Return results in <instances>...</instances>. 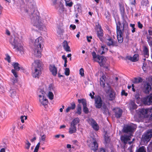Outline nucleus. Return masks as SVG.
Returning <instances> with one entry per match:
<instances>
[{
    "label": "nucleus",
    "mask_w": 152,
    "mask_h": 152,
    "mask_svg": "<svg viewBox=\"0 0 152 152\" xmlns=\"http://www.w3.org/2000/svg\"><path fill=\"white\" fill-rule=\"evenodd\" d=\"M39 13L37 11H34L30 15V18L31 23L34 25L40 30H42L45 28L43 24L44 21L41 20L39 18Z\"/></svg>",
    "instance_id": "1"
},
{
    "label": "nucleus",
    "mask_w": 152,
    "mask_h": 152,
    "mask_svg": "<svg viewBox=\"0 0 152 152\" xmlns=\"http://www.w3.org/2000/svg\"><path fill=\"white\" fill-rule=\"evenodd\" d=\"M10 43L14 47L13 48L19 55H22L24 53L23 47L21 44V41L18 37L14 36L11 38L10 41Z\"/></svg>",
    "instance_id": "2"
},
{
    "label": "nucleus",
    "mask_w": 152,
    "mask_h": 152,
    "mask_svg": "<svg viewBox=\"0 0 152 152\" xmlns=\"http://www.w3.org/2000/svg\"><path fill=\"white\" fill-rule=\"evenodd\" d=\"M43 40L42 37H39L37 39L34 43L33 49L34 54L37 57H41V52L43 47Z\"/></svg>",
    "instance_id": "3"
},
{
    "label": "nucleus",
    "mask_w": 152,
    "mask_h": 152,
    "mask_svg": "<svg viewBox=\"0 0 152 152\" xmlns=\"http://www.w3.org/2000/svg\"><path fill=\"white\" fill-rule=\"evenodd\" d=\"M42 62L39 60H35L32 64L33 72L32 75L34 77H39L42 73Z\"/></svg>",
    "instance_id": "4"
},
{
    "label": "nucleus",
    "mask_w": 152,
    "mask_h": 152,
    "mask_svg": "<svg viewBox=\"0 0 152 152\" xmlns=\"http://www.w3.org/2000/svg\"><path fill=\"white\" fill-rule=\"evenodd\" d=\"M152 137V129L148 131L142 135L141 141L143 144L146 145Z\"/></svg>",
    "instance_id": "5"
},
{
    "label": "nucleus",
    "mask_w": 152,
    "mask_h": 152,
    "mask_svg": "<svg viewBox=\"0 0 152 152\" xmlns=\"http://www.w3.org/2000/svg\"><path fill=\"white\" fill-rule=\"evenodd\" d=\"M92 55L94 61L97 62L101 66L104 65L106 60L104 57L100 56L98 55H97L94 51L92 52Z\"/></svg>",
    "instance_id": "6"
},
{
    "label": "nucleus",
    "mask_w": 152,
    "mask_h": 152,
    "mask_svg": "<svg viewBox=\"0 0 152 152\" xmlns=\"http://www.w3.org/2000/svg\"><path fill=\"white\" fill-rule=\"evenodd\" d=\"M79 119L78 118H75L72 121L71 123L70 126L69 128V134H72L76 132L77 124L79 123Z\"/></svg>",
    "instance_id": "7"
},
{
    "label": "nucleus",
    "mask_w": 152,
    "mask_h": 152,
    "mask_svg": "<svg viewBox=\"0 0 152 152\" xmlns=\"http://www.w3.org/2000/svg\"><path fill=\"white\" fill-rule=\"evenodd\" d=\"M131 137L130 136L124 135L123 136L121 137V141L123 142L124 144V148H126V144H127V142L130 139ZM134 139H132V140L131 142H128V144L130 145V147L128 148V150H129L130 152H131V149L132 147V145H131L133 141H134Z\"/></svg>",
    "instance_id": "8"
},
{
    "label": "nucleus",
    "mask_w": 152,
    "mask_h": 152,
    "mask_svg": "<svg viewBox=\"0 0 152 152\" xmlns=\"http://www.w3.org/2000/svg\"><path fill=\"white\" fill-rule=\"evenodd\" d=\"M124 27L123 28H121L120 27L117 26V39L118 41V42L119 43H121L123 41V37L122 36L123 33L122 32H121V30L124 29V27H126L127 26V24L125 22V23H124Z\"/></svg>",
    "instance_id": "9"
},
{
    "label": "nucleus",
    "mask_w": 152,
    "mask_h": 152,
    "mask_svg": "<svg viewBox=\"0 0 152 152\" xmlns=\"http://www.w3.org/2000/svg\"><path fill=\"white\" fill-rule=\"evenodd\" d=\"M45 92L44 91L40 90L39 95V101L41 104L43 105H45L48 103V100L44 97Z\"/></svg>",
    "instance_id": "10"
},
{
    "label": "nucleus",
    "mask_w": 152,
    "mask_h": 152,
    "mask_svg": "<svg viewBox=\"0 0 152 152\" xmlns=\"http://www.w3.org/2000/svg\"><path fill=\"white\" fill-rule=\"evenodd\" d=\"M142 101L143 103L145 105H149L152 104V94L143 98Z\"/></svg>",
    "instance_id": "11"
},
{
    "label": "nucleus",
    "mask_w": 152,
    "mask_h": 152,
    "mask_svg": "<svg viewBox=\"0 0 152 152\" xmlns=\"http://www.w3.org/2000/svg\"><path fill=\"white\" fill-rule=\"evenodd\" d=\"M135 128L133 125H126L123 128V131L124 133L130 134L134 131Z\"/></svg>",
    "instance_id": "12"
},
{
    "label": "nucleus",
    "mask_w": 152,
    "mask_h": 152,
    "mask_svg": "<svg viewBox=\"0 0 152 152\" xmlns=\"http://www.w3.org/2000/svg\"><path fill=\"white\" fill-rule=\"evenodd\" d=\"M95 105L96 107L97 108H100L102 107L103 101L101 97L99 96H97L95 98Z\"/></svg>",
    "instance_id": "13"
},
{
    "label": "nucleus",
    "mask_w": 152,
    "mask_h": 152,
    "mask_svg": "<svg viewBox=\"0 0 152 152\" xmlns=\"http://www.w3.org/2000/svg\"><path fill=\"white\" fill-rule=\"evenodd\" d=\"M151 89V87L150 84L148 82L144 83L143 88V92L146 94H148Z\"/></svg>",
    "instance_id": "14"
},
{
    "label": "nucleus",
    "mask_w": 152,
    "mask_h": 152,
    "mask_svg": "<svg viewBox=\"0 0 152 152\" xmlns=\"http://www.w3.org/2000/svg\"><path fill=\"white\" fill-rule=\"evenodd\" d=\"M88 123L92 126V128L96 130H98L99 129L98 125L93 119L89 118L88 120Z\"/></svg>",
    "instance_id": "15"
},
{
    "label": "nucleus",
    "mask_w": 152,
    "mask_h": 152,
    "mask_svg": "<svg viewBox=\"0 0 152 152\" xmlns=\"http://www.w3.org/2000/svg\"><path fill=\"white\" fill-rule=\"evenodd\" d=\"M79 103H82L83 106V111L85 113H88L89 111L88 108L87 107L86 102V100L84 99L78 100Z\"/></svg>",
    "instance_id": "16"
},
{
    "label": "nucleus",
    "mask_w": 152,
    "mask_h": 152,
    "mask_svg": "<svg viewBox=\"0 0 152 152\" xmlns=\"http://www.w3.org/2000/svg\"><path fill=\"white\" fill-rule=\"evenodd\" d=\"M140 112L142 115L147 114L152 117V108L142 109L141 110Z\"/></svg>",
    "instance_id": "17"
},
{
    "label": "nucleus",
    "mask_w": 152,
    "mask_h": 152,
    "mask_svg": "<svg viewBox=\"0 0 152 152\" xmlns=\"http://www.w3.org/2000/svg\"><path fill=\"white\" fill-rule=\"evenodd\" d=\"M49 69L53 75L55 76L56 75L57 69L55 65L50 64L49 66Z\"/></svg>",
    "instance_id": "18"
},
{
    "label": "nucleus",
    "mask_w": 152,
    "mask_h": 152,
    "mask_svg": "<svg viewBox=\"0 0 152 152\" xmlns=\"http://www.w3.org/2000/svg\"><path fill=\"white\" fill-rule=\"evenodd\" d=\"M106 43L108 46H117L118 45V43L116 42L113 41L112 38H110L107 39Z\"/></svg>",
    "instance_id": "19"
},
{
    "label": "nucleus",
    "mask_w": 152,
    "mask_h": 152,
    "mask_svg": "<svg viewBox=\"0 0 152 152\" xmlns=\"http://www.w3.org/2000/svg\"><path fill=\"white\" fill-rule=\"evenodd\" d=\"M114 112L115 117L117 118H120L122 115V110L119 108H115Z\"/></svg>",
    "instance_id": "20"
},
{
    "label": "nucleus",
    "mask_w": 152,
    "mask_h": 152,
    "mask_svg": "<svg viewBox=\"0 0 152 152\" xmlns=\"http://www.w3.org/2000/svg\"><path fill=\"white\" fill-rule=\"evenodd\" d=\"M97 37L101 41H103V30L102 29L101 26L99 28V30L97 31Z\"/></svg>",
    "instance_id": "21"
},
{
    "label": "nucleus",
    "mask_w": 152,
    "mask_h": 152,
    "mask_svg": "<svg viewBox=\"0 0 152 152\" xmlns=\"http://www.w3.org/2000/svg\"><path fill=\"white\" fill-rule=\"evenodd\" d=\"M125 22L127 24V26L126 27H125L124 28V29L123 30H121V32H123V31H124V30L126 28H127V27H128V23H127V22L125 20H124L122 23V24L123 25V26H122V25L120 22V21H118V22L116 23V31H117V26H119V27H120V28L121 29V28H123L124 27V23H125Z\"/></svg>",
    "instance_id": "22"
},
{
    "label": "nucleus",
    "mask_w": 152,
    "mask_h": 152,
    "mask_svg": "<svg viewBox=\"0 0 152 152\" xmlns=\"http://www.w3.org/2000/svg\"><path fill=\"white\" fill-rule=\"evenodd\" d=\"M62 45L63 48L66 52H70L71 50L68 44L66 41H64Z\"/></svg>",
    "instance_id": "23"
},
{
    "label": "nucleus",
    "mask_w": 152,
    "mask_h": 152,
    "mask_svg": "<svg viewBox=\"0 0 152 152\" xmlns=\"http://www.w3.org/2000/svg\"><path fill=\"white\" fill-rule=\"evenodd\" d=\"M16 89L14 88L13 89H11L9 92L10 94V96L12 98H15L17 97V93L16 90Z\"/></svg>",
    "instance_id": "24"
},
{
    "label": "nucleus",
    "mask_w": 152,
    "mask_h": 152,
    "mask_svg": "<svg viewBox=\"0 0 152 152\" xmlns=\"http://www.w3.org/2000/svg\"><path fill=\"white\" fill-rule=\"evenodd\" d=\"M56 7L55 8L57 9L59 12H61L63 11V5L62 3L60 2L58 3Z\"/></svg>",
    "instance_id": "25"
},
{
    "label": "nucleus",
    "mask_w": 152,
    "mask_h": 152,
    "mask_svg": "<svg viewBox=\"0 0 152 152\" xmlns=\"http://www.w3.org/2000/svg\"><path fill=\"white\" fill-rule=\"evenodd\" d=\"M138 55L135 54L133 57H128V59L132 62H136L138 60Z\"/></svg>",
    "instance_id": "26"
},
{
    "label": "nucleus",
    "mask_w": 152,
    "mask_h": 152,
    "mask_svg": "<svg viewBox=\"0 0 152 152\" xmlns=\"http://www.w3.org/2000/svg\"><path fill=\"white\" fill-rule=\"evenodd\" d=\"M106 78L105 76L104 75H103L100 78V85L103 88L105 87V82Z\"/></svg>",
    "instance_id": "27"
},
{
    "label": "nucleus",
    "mask_w": 152,
    "mask_h": 152,
    "mask_svg": "<svg viewBox=\"0 0 152 152\" xmlns=\"http://www.w3.org/2000/svg\"><path fill=\"white\" fill-rule=\"evenodd\" d=\"M12 65L15 70L18 71L20 69V64L17 62L13 63Z\"/></svg>",
    "instance_id": "28"
},
{
    "label": "nucleus",
    "mask_w": 152,
    "mask_h": 152,
    "mask_svg": "<svg viewBox=\"0 0 152 152\" xmlns=\"http://www.w3.org/2000/svg\"><path fill=\"white\" fill-rule=\"evenodd\" d=\"M71 106L68 107L66 110V113H68L71 110H73L75 107V104L74 103H72L71 104Z\"/></svg>",
    "instance_id": "29"
},
{
    "label": "nucleus",
    "mask_w": 152,
    "mask_h": 152,
    "mask_svg": "<svg viewBox=\"0 0 152 152\" xmlns=\"http://www.w3.org/2000/svg\"><path fill=\"white\" fill-rule=\"evenodd\" d=\"M98 145L97 143L96 142H93L91 147V149L94 151H96L98 149Z\"/></svg>",
    "instance_id": "30"
},
{
    "label": "nucleus",
    "mask_w": 152,
    "mask_h": 152,
    "mask_svg": "<svg viewBox=\"0 0 152 152\" xmlns=\"http://www.w3.org/2000/svg\"><path fill=\"white\" fill-rule=\"evenodd\" d=\"M143 53L144 56L146 58H148V50L146 46L144 47Z\"/></svg>",
    "instance_id": "31"
},
{
    "label": "nucleus",
    "mask_w": 152,
    "mask_h": 152,
    "mask_svg": "<svg viewBox=\"0 0 152 152\" xmlns=\"http://www.w3.org/2000/svg\"><path fill=\"white\" fill-rule=\"evenodd\" d=\"M130 109H135L137 108V106L133 101H131L130 104Z\"/></svg>",
    "instance_id": "32"
},
{
    "label": "nucleus",
    "mask_w": 152,
    "mask_h": 152,
    "mask_svg": "<svg viewBox=\"0 0 152 152\" xmlns=\"http://www.w3.org/2000/svg\"><path fill=\"white\" fill-rule=\"evenodd\" d=\"M142 80L140 77L135 78L134 79L133 82L134 83H141L142 82Z\"/></svg>",
    "instance_id": "33"
},
{
    "label": "nucleus",
    "mask_w": 152,
    "mask_h": 152,
    "mask_svg": "<svg viewBox=\"0 0 152 152\" xmlns=\"http://www.w3.org/2000/svg\"><path fill=\"white\" fill-rule=\"evenodd\" d=\"M104 138L106 142L107 143L110 141V138L108 136L107 132H104Z\"/></svg>",
    "instance_id": "34"
},
{
    "label": "nucleus",
    "mask_w": 152,
    "mask_h": 152,
    "mask_svg": "<svg viewBox=\"0 0 152 152\" xmlns=\"http://www.w3.org/2000/svg\"><path fill=\"white\" fill-rule=\"evenodd\" d=\"M109 100H113V99H114L115 97V94L114 92H111L110 93L109 95Z\"/></svg>",
    "instance_id": "35"
},
{
    "label": "nucleus",
    "mask_w": 152,
    "mask_h": 152,
    "mask_svg": "<svg viewBox=\"0 0 152 152\" xmlns=\"http://www.w3.org/2000/svg\"><path fill=\"white\" fill-rule=\"evenodd\" d=\"M77 110L76 113L79 115H80L81 113V106L80 104H78L77 105Z\"/></svg>",
    "instance_id": "36"
},
{
    "label": "nucleus",
    "mask_w": 152,
    "mask_h": 152,
    "mask_svg": "<svg viewBox=\"0 0 152 152\" xmlns=\"http://www.w3.org/2000/svg\"><path fill=\"white\" fill-rule=\"evenodd\" d=\"M0 117L3 119H4L6 117V113L4 111L0 112Z\"/></svg>",
    "instance_id": "37"
},
{
    "label": "nucleus",
    "mask_w": 152,
    "mask_h": 152,
    "mask_svg": "<svg viewBox=\"0 0 152 152\" xmlns=\"http://www.w3.org/2000/svg\"><path fill=\"white\" fill-rule=\"evenodd\" d=\"M148 0H142L141 2L142 5L144 6H147L148 4Z\"/></svg>",
    "instance_id": "38"
},
{
    "label": "nucleus",
    "mask_w": 152,
    "mask_h": 152,
    "mask_svg": "<svg viewBox=\"0 0 152 152\" xmlns=\"http://www.w3.org/2000/svg\"><path fill=\"white\" fill-rule=\"evenodd\" d=\"M136 152H146V151L145 147L142 146Z\"/></svg>",
    "instance_id": "39"
},
{
    "label": "nucleus",
    "mask_w": 152,
    "mask_h": 152,
    "mask_svg": "<svg viewBox=\"0 0 152 152\" xmlns=\"http://www.w3.org/2000/svg\"><path fill=\"white\" fill-rule=\"evenodd\" d=\"M31 143L29 142L28 140H26V142L25 143V148L28 149L30 146Z\"/></svg>",
    "instance_id": "40"
},
{
    "label": "nucleus",
    "mask_w": 152,
    "mask_h": 152,
    "mask_svg": "<svg viewBox=\"0 0 152 152\" xmlns=\"http://www.w3.org/2000/svg\"><path fill=\"white\" fill-rule=\"evenodd\" d=\"M70 70L69 68H66L65 69L64 74L66 76H68L69 75Z\"/></svg>",
    "instance_id": "41"
},
{
    "label": "nucleus",
    "mask_w": 152,
    "mask_h": 152,
    "mask_svg": "<svg viewBox=\"0 0 152 152\" xmlns=\"http://www.w3.org/2000/svg\"><path fill=\"white\" fill-rule=\"evenodd\" d=\"M40 145V143L38 142L36 147H35L34 149V152H38V150L39 148V146Z\"/></svg>",
    "instance_id": "42"
},
{
    "label": "nucleus",
    "mask_w": 152,
    "mask_h": 152,
    "mask_svg": "<svg viewBox=\"0 0 152 152\" xmlns=\"http://www.w3.org/2000/svg\"><path fill=\"white\" fill-rule=\"evenodd\" d=\"M57 0H52V5L54 6L55 7H56V6L58 5V3L60 2H57Z\"/></svg>",
    "instance_id": "43"
},
{
    "label": "nucleus",
    "mask_w": 152,
    "mask_h": 152,
    "mask_svg": "<svg viewBox=\"0 0 152 152\" xmlns=\"http://www.w3.org/2000/svg\"><path fill=\"white\" fill-rule=\"evenodd\" d=\"M53 94L52 92H49L48 93V96L50 99V100H52L53 99Z\"/></svg>",
    "instance_id": "44"
},
{
    "label": "nucleus",
    "mask_w": 152,
    "mask_h": 152,
    "mask_svg": "<svg viewBox=\"0 0 152 152\" xmlns=\"http://www.w3.org/2000/svg\"><path fill=\"white\" fill-rule=\"evenodd\" d=\"M12 72L13 74L14 75L15 78H17L18 77L17 73L15 71V70L14 69H12Z\"/></svg>",
    "instance_id": "45"
},
{
    "label": "nucleus",
    "mask_w": 152,
    "mask_h": 152,
    "mask_svg": "<svg viewBox=\"0 0 152 152\" xmlns=\"http://www.w3.org/2000/svg\"><path fill=\"white\" fill-rule=\"evenodd\" d=\"M24 117H25V120H26L27 119V117L26 116H21L20 117V119L21 120V121L22 123H23L24 122Z\"/></svg>",
    "instance_id": "46"
},
{
    "label": "nucleus",
    "mask_w": 152,
    "mask_h": 152,
    "mask_svg": "<svg viewBox=\"0 0 152 152\" xmlns=\"http://www.w3.org/2000/svg\"><path fill=\"white\" fill-rule=\"evenodd\" d=\"M80 72V75L82 76H83L84 75V70L83 68H81L79 71Z\"/></svg>",
    "instance_id": "47"
},
{
    "label": "nucleus",
    "mask_w": 152,
    "mask_h": 152,
    "mask_svg": "<svg viewBox=\"0 0 152 152\" xmlns=\"http://www.w3.org/2000/svg\"><path fill=\"white\" fill-rule=\"evenodd\" d=\"M69 1H65L66 6H68L69 7H71L72 6L73 3L72 2L69 3H68Z\"/></svg>",
    "instance_id": "48"
},
{
    "label": "nucleus",
    "mask_w": 152,
    "mask_h": 152,
    "mask_svg": "<svg viewBox=\"0 0 152 152\" xmlns=\"http://www.w3.org/2000/svg\"><path fill=\"white\" fill-rule=\"evenodd\" d=\"M11 81L13 84H14L15 83H16L17 82L18 79L17 78H13L11 80Z\"/></svg>",
    "instance_id": "49"
},
{
    "label": "nucleus",
    "mask_w": 152,
    "mask_h": 152,
    "mask_svg": "<svg viewBox=\"0 0 152 152\" xmlns=\"http://www.w3.org/2000/svg\"><path fill=\"white\" fill-rule=\"evenodd\" d=\"M120 10L121 12H124L125 11V9L124 7L122 5H121L120 6Z\"/></svg>",
    "instance_id": "50"
},
{
    "label": "nucleus",
    "mask_w": 152,
    "mask_h": 152,
    "mask_svg": "<svg viewBox=\"0 0 152 152\" xmlns=\"http://www.w3.org/2000/svg\"><path fill=\"white\" fill-rule=\"evenodd\" d=\"M121 94L122 95H124L126 96H127L128 95V94L127 93H126L124 90H122L121 92Z\"/></svg>",
    "instance_id": "51"
},
{
    "label": "nucleus",
    "mask_w": 152,
    "mask_h": 152,
    "mask_svg": "<svg viewBox=\"0 0 152 152\" xmlns=\"http://www.w3.org/2000/svg\"><path fill=\"white\" fill-rule=\"evenodd\" d=\"M137 24L138 27L140 28H142V24L139 21L138 22Z\"/></svg>",
    "instance_id": "52"
},
{
    "label": "nucleus",
    "mask_w": 152,
    "mask_h": 152,
    "mask_svg": "<svg viewBox=\"0 0 152 152\" xmlns=\"http://www.w3.org/2000/svg\"><path fill=\"white\" fill-rule=\"evenodd\" d=\"M70 27L72 30H74L76 28V26L75 25L71 24L70 25Z\"/></svg>",
    "instance_id": "53"
},
{
    "label": "nucleus",
    "mask_w": 152,
    "mask_h": 152,
    "mask_svg": "<svg viewBox=\"0 0 152 152\" xmlns=\"http://www.w3.org/2000/svg\"><path fill=\"white\" fill-rule=\"evenodd\" d=\"M45 138L46 135L45 134H44L41 137V140L43 141H45Z\"/></svg>",
    "instance_id": "54"
},
{
    "label": "nucleus",
    "mask_w": 152,
    "mask_h": 152,
    "mask_svg": "<svg viewBox=\"0 0 152 152\" xmlns=\"http://www.w3.org/2000/svg\"><path fill=\"white\" fill-rule=\"evenodd\" d=\"M6 60L7 61L10 63V57L9 56H7L6 58Z\"/></svg>",
    "instance_id": "55"
},
{
    "label": "nucleus",
    "mask_w": 152,
    "mask_h": 152,
    "mask_svg": "<svg viewBox=\"0 0 152 152\" xmlns=\"http://www.w3.org/2000/svg\"><path fill=\"white\" fill-rule=\"evenodd\" d=\"M98 53H99L101 54H102L104 53V50L102 51L101 52V50H99L98 51Z\"/></svg>",
    "instance_id": "56"
},
{
    "label": "nucleus",
    "mask_w": 152,
    "mask_h": 152,
    "mask_svg": "<svg viewBox=\"0 0 152 152\" xmlns=\"http://www.w3.org/2000/svg\"><path fill=\"white\" fill-rule=\"evenodd\" d=\"M101 48H102L103 50H108L107 48H105L104 46H101Z\"/></svg>",
    "instance_id": "57"
},
{
    "label": "nucleus",
    "mask_w": 152,
    "mask_h": 152,
    "mask_svg": "<svg viewBox=\"0 0 152 152\" xmlns=\"http://www.w3.org/2000/svg\"><path fill=\"white\" fill-rule=\"evenodd\" d=\"M148 33L149 34L151 35H152V31L151 30H149L148 31Z\"/></svg>",
    "instance_id": "58"
},
{
    "label": "nucleus",
    "mask_w": 152,
    "mask_h": 152,
    "mask_svg": "<svg viewBox=\"0 0 152 152\" xmlns=\"http://www.w3.org/2000/svg\"><path fill=\"white\" fill-rule=\"evenodd\" d=\"M89 96H91V99H93L94 98V95L93 94L92 95L91 93H90L89 94Z\"/></svg>",
    "instance_id": "59"
},
{
    "label": "nucleus",
    "mask_w": 152,
    "mask_h": 152,
    "mask_svg": "<svg viewBox=\"0 0 152 152\" xmlns=\"http://www.w3.org/2000/svg\"><path fill=\"white\" fill-rule=\"evenodd\" d=\"M62 58L64 60H65L67 59V58L64 55L62 56Z\"/></svg>",
    "instance_id": "60"
},
{
    "label": "nucleus",
    "mask_w": 152,
    "mask_h": 152,
    "mask_svg": "<svg viewBox=\"0 0 152 152\" xmlns=\"http://www.w3.org/2000/svg\"><path fill=\"white\" fill-rule=\"evenodd\" d=\"M0 152H5V149L4 148H1L0 151Z\"/></svg>",
    "instance_id": "61"
},
{
    "label": "nucleus",
    "mask_w": 152,
    "mask_h": 152,
    "mask_svg": "<svg viewBox=\"0 0 152 152\" xmlns=\"http://www.w3.org/2000/svg\"><path fill=\"white\" fill-rule=\"evenodd\" d=\"M36 139V137H34L33 139H31V142H33Z\"/></svg>",
    "instance_id": "62"
},
{
    "label": "nucleus",
    "mask_w": 152,
    "mask_h": 152,
    "mask_svg": "<svg viewBox=\"0 0 152 152\" xmlns=\"http://www.w3.org/2000/svg\"><path fill=\"white\" fill-rule=\"evenodd\" d=\"M130 26L132 28H135V24H130Z\"/></svg>",
    "instance_id": "63"
},
{
    "label": "nucleus",
    "mask_w": 152,
    "mask_h": 152,
    "mask_svg": "<svg viewBox=\"0 0 152 152\" xmlns=\"http://www.w3.org/2000/svg\"><path fill=\"white\" fill-rule=\"evenodd\" d=\"M100 152H105V150L103 148H101Z\"/></svg>",
    "instance_id": "64"
}]
</instances>
